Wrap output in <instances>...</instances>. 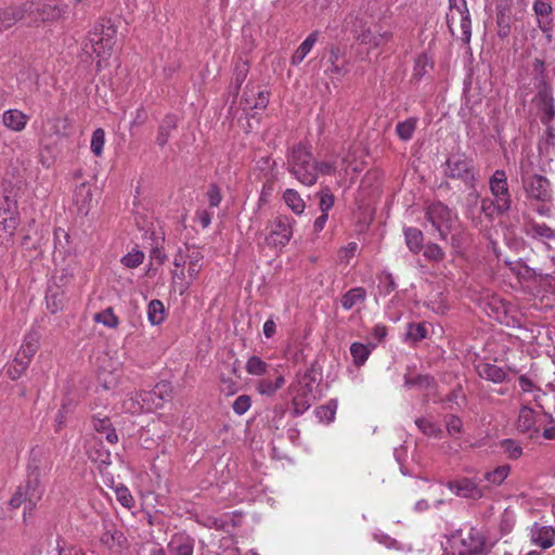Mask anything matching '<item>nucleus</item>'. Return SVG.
<instances>
[{
  "label": "nucleus",
  "instance_id": "obj_45",
  "mask_svg": "<svg viewBox=\"0 0 555 555\" xmlns=\"http://www.w3.org/2000/svg\"><path fill=\"white\" fill-rule=\"evenodd\" d=\"M122 410L131 414H140L145 412L144 403L140 399V391L131 393L122 402Z\"/></svg>",
  "mask_w": 555,
  "mask_h": 555
},
{
  "label": "nucleus",
  "instance_id": "obj_31",
  "mask_svg": "<svg viewBox=\"0 0 555 555\" xmlns=\"http://www.w3.org/2000/svg\"><path fill=\"white\" fill-rule=\"evenodd\" d=\"M341 56V51L338 47H331L330 55H328V66L325 69V73L336 77H343L347 74L348 68L345 62L339 63V59Z\"/></svg>",
  "mask_w": 555,
  "mask_h": 555
},
{
  "label": "nucleus",
  "instance_id": "obj_17",
  "mask_svg": "<svg viewBox=\"0 0 555 555\" xmlns=\"http://www.w3.org/2000/svg\"><path fill=\"white\" fill-rule=\"evenodd\" d=\"M102 526L101 544L107 550L118 552L125 542L124 533L112 520L104 519Z\"/></svg>",
  "mask_w": 555,
  "mask_h": 555
},
{
  "label": "nucleus",
  "instance_id": "obj_56",
  "mask_svg": "<svg viewBox=\"0 0 555 555\" xmlns=\"http://www.w3.org/2000/svg\"><path fill=\"white\" fill-rule=\"evenodd\" d=\"M503 452L512 460H517L522 454V448L513 439H504L501 441Z\"/></svg>",
  "mask_w": 555,
  "mask_h": 555
},
{
  "label": "nucleus",
  "instance_id": "obj_24",
  "mask_svg": "<svg viewBox=\"0 0 555 555\" xmlns=\"http://www.w3.org/2000/svg\"><path fill=\"white\" fill-rule=\"evenodd\" d=\"M243 101L245 109H264L269 103V93L250 88L244 92Z\"/></svg>",
  "mask_w": 555,
  "mask_h": 555
},
{
  "label": "nucleus",
  "instance_id": "obj_33",
  "mask_svg": "<svg viewBox=\"0 0 555 555\" xmlns=\"http://www.w3.org/2000/svg\"><path fill=\"white\" fill-rule=\"evenodd\" d=\"M406 247L413 254H418L423 248L424 235L422 231L414 227L403 229Z\"/></svg>",
  "mask_w": 555,
  "mask_h": 555
},
{
  "label": "nucleus",
  "instance_id": "obj_15",
  "mask_svg": "<svg viewBox=\"0 0 555 555\" xmlns=\"http://www.w3.org/2000/svg\"><path fill=\"white\" fill-rule=\"evenodd\" d=\"M170 398L169 385L166 383L157 384L152 390L140 391V399L144 403L145 412H152L160 409L165 401Z\"/></svg>",
  "mask_w": 555,
  "mask_h": 555
},
{
  "label": "nucleus",
  "instance_id": "obj_30",
  "mask_svg": "<svg viewBox=\"0 0 555 555\" xmlns=\"http://www.w3.org/2000/svg\"><path fill=\"white\" fill-rule=\"evenodd\" d=\"M477 373L481 378L493 383H502L506 377L505 371L492 363H479L477 365Z\"/></svg>",
  "mask_w": 555,
  "mask_h": 555
},
{
  "label": "nucleus",
  "instance_id": "obj_18",
  "mask_svg": "<svg viewBox=\"0 0 555 555\" xmlns=\"http://www.w3.org/2000/svg\"><path fill=\"white\" fill-rule=\"evenodd\" d=\"M529 537L533 545L546 550L555 544V528L534 522L529 529Z\"/></svg>",
  "mask_w": 555,
  "mask_h": 555
},
{
  "label": "nucleus",
  "instance_id": "obj_53",
  "mask_svg": "<svg viewBox=\"0 0 555 555\" xmlns=\"http://www.w3.org/2000/svg\"><path fill=\"white\" fill-rule=\"evenodd\" d=\"M337 401L331 400L327 404L317 408L315 414L323 422H332L335 418Z\"/></svg>",
  "mask_w": 555,
  "mask_h": 555
},
{
  "label": "nucleus",
  "instance_id": "obj_41",
  "mask_svg": "<svg viewBox=\"0 0 555 555\" xmlns=\"http://www.w3.org/2000/svg\"><path fill=\"white\" fill-rule=\"evenodd\" d=\"M417 126V118L411 117L403 121H400L396 126V133L402 141H409L412 139Z\"/></svg>",
  "mask_w": 555,
  "mask_h": 555
},
{
  "label": "nucleus",
  "instance_id": "obj_35",
  "mask_svg": "<svg viewBox=\"0 0 555 555\" xmlns=\"http://www.w3.org/2000/svg\"><path fill=\"white\" fill-rule=\"evenodd\" d=\"M17 224L14 217L4 218L0 221V246H7L12 242Z\"/></svg>",
  "mask_w": 555,
  "mask_h": 555
},
{
  "label": "nucleus",
  "instance_id": "obj_7",
  "mask_svg": "<svg viewBox=\"0 0 555 555\" xmlns=\"http://www.w3.org/2000/svg\"><path fill=\"white\" fill-rule=\"evenodd\" d=\"M289 393L293 396L294 413L304 414L317 400L314 382L310 374L306 373L296 384H292Z\"/></svg>",
  "mask_w": 555,
  "mask_h": 555
},
{
  "label": "nucleus",
  "instance_id": "obj_3",
  "mask_svg": "<svg viewBox=\"0 0 555 555\" xmlns=\"http://www.w3.org/2000/svg\"><path fill=\"white\" fill-rule=\"evenodd\" d=\"M345 24L347 27L351 26V31L360 43L371 48H377L388 42L392 37L389 30L383 29L380 25L373 23L366 15L360 16V13L349 14Z\"/></svg>",
  "mask_w": 555,
  "mask_h": 555
},
{
  "label": "nucleus",
  "instance_id": "obj_26",
  "mask_svg": "<svg viewBox=\"0 0 555 555\" xmlns=\"http://www.w3.org/2000/svg\"><path fill=\"white\" fill-rule=\"evenodd\" d=\"M366 291L363 287H352L346 292L340 298V305L344 310L348 311L354 307H358L366 300Z\"/></svg>",
  "mask_w": 555,
  "mask_h": 555
},
{
  "label": "nucleus",
  "instance_id": "obj_49",
  "mask_svg": "<svg viewBox=\"0 0 555 555\" xmlns=\"http://www.w3.org/2000/svg\"><path fill=\"white\" fill-rule=\"evenodd\" d=\"M434 382V378L429 375H405L404 376V386L408 388H418L425 389L428 388Z\"/></svg>",
  "mask_w": 555,
  "mask_h": 555
},
{
  "label": "nucleus",
  "instance_id": "obj_37",
  "mask_svg": "<svg viewBox=\"0 0 555 555\" xmlns=\"http://www.w3.org/2000/svg\"><path fill=\"white\" fill-rule=\"evenodd\" d=\"M147 320L152 325H159L165 320V307L158 299H153L147 306Z\"/></svg>",
  "mask_w": 555,
  "mask_h": 555
},
{
  "label": "nucleus",
  "instance_id": "obj_58",
  "mask_svg": "<svg viewBox=\"0 0 555 555\" xmlns=\"http://www.w3.org/2000/svg\"><path fill=\"white\" fill-rule=\"evenodd\" d=\"M481 210L487 215L488 217H493L495 215H503L504 212L508 211L509 209H503L498 206L496 199H490V198H483L481 201Z\"/></svg>",
  "mask_w": 555,
  "mask_h": 555
},
{
  "label": "nucleus",
  "instance_id": "obj_13",
  "mask_svg": "<svg viewBox=\"0 0 555 555\" xmlns=\"http://www.w3.org/2000/svg\"><path fill=\"white\" fill-rule=\"evenodd\" d=\"M542 124L548 125L555 117V101L552 89L543 85L533 99Z\"/></svg>",
  "mask_w": 555,
  "mask_h": 555
},
{
  "label": "nucleus",
  "instance_id": "obj_25",
  "mask_svg": "<svg viewBox=\"0 0 555 555\" xmlns=\"http://www.w3.org/2000/svg\"><path fill=\"white\" fill-rule=\"evenodd\" d=\"M39 340L40 335L38 332H29L24 337L23 344L16 353L17 358H20L23 361H26L29 364L39 348Z\"/></svg>",
  "mask_w": 555,
  "mask_h": 555
},
{
  "label": "nucleus",
  "instance_id": "obj_54",
  "mask_svg": "<svg viewBox=\"0 0 555 555\" xmlns=\"http://www.w3.org/2000/svg\"><path fill=\"white\" fill-rule=\"evenodd\" d=\"M415 424L416 426L418 427V429L426 436L428 437H438L441 433V429L440 427L430 422L429 420L427 418H424V417H421V418H417L415 421Z\"/></svg>",
  "mask_w": 555,
  "mask_h": 555
},
{
  "label": "nucleus",
  "instance_id": "obj_10",
  "mask_svg": "<svg viewBox=\"0 0 555 555\" xmlns=\"http://www.w3.org/2000/svg\"><path fill=\"white\" fill-rule=\"evenodd\" d=\"M457 555H479L485 548V538L475 528L460 531L459 545L455 546Z\"/></svg>",
  "mask_w": 555,
  "mask_h": 555
},
{
  "label": "nucleus",
  "instance_id": "obj_1",
  "mask_svg": "<svg viewBox=\"0 0 555 555\" xmlns=\"http://www.w3.org/2000/svg\"><path fill=\"white\" fill-rule=\"evenodd\" d=\"M204 254L194 246L179 248L173 257L175 269L171 271V287L184 295L203 269Z\"/></svg>",
  "mask_w": 555,
  "mask_h": 555
},
{
  "label": "nucleus",
  "instance_id": "obj_20",
  "mask_svg": "<svg viewBox=\"0 0 555 555\" xmlns=\"http://www.w3.org/2000/svg\"><path fill=\"white\" fill-rule=\"evenodd\" d=\"M195 541L186 534H175L167 544L169 555H193Z\"/></svg>",
  "mask_w": 555,
  "mask_h": 555
},
{
  "label": "nucleus",
  "instance_id": "obj_52",
  "mask_svg": "<svg viewBox=\"0 0 555 555\" xmlns=\"http://www.w3.org/2000/svg\"><path fill=\"white\" fill-rule=\"evenodd\" d=\"M28 366L29 364L26 361L21 360L16 356L14 360L7 365V374L13 380L18 379Z\"/></svg>",
  "mask_w": 555,
  "mask_h": 555
},
{
  "label": "nucleus",
  "instance_id": "obj_14",
  "mask_svg": "<svg viewBox=\"0 0 555 555\" xmlns=\"http://www.w3.org/2000/svg\"><path fill=\"white\" fill-rule=\"evenodd\" d=\"M524 188L527 195L542 202H548L552 197L550 181L540 175H533L524 179Z\"/></svg>",
  "mask_w": 555,
  "mask_h": 555
},
{
  "label": "nucleus",
  "instance_id": "obj_28",
  "mask_svg": "<svg viewBox=\"0 0 555 555\" xmlns=\"http://www.w3.org/2000/svg\"><path fill=\"white\" fill-rule=\"evenodd\" d=\"M376 348V344L369 343H352L350 346V354L352 357V362L356 366L360 367L364 365L373 350Z\"/></svg>",
  "mask_w": 555,
  "mask_h": 555
},
{
  "label": "nucleus",
  "instance_id": "obj_6",
  "mask_svg": "<svg viewBox=\"0 0 555 555\" xmlns=\"http://www.w3.org/2000/svg\"><path fill=\"white\" fill-rule=\"evenodd\" d=\"M296 220L288 216L279 214L267 223L264 243L273 249L284 248L294 235Z\"/></svg>",
  "mask_w": 555,
  "mask_h": 555
},
{
  "label": "nucleus",
  "instance_id": "obj_39",
  "mask_svg": "<svg viewBox=\"0 0 555 555\" xmlns=\"http://www.w3.org/2000/svg\"><path fill=\"white\" fill-rule=\"evenodd\" d=\"M346 158L341 157L340 164L338 163V159H331V160H322L317 162L315 160V171H317V179L319 178V175L322 176H332L335 175L338 167H345Z\"/></svg>",
  "mask_w": 555,
  "mask_h": 555
},
{
  "label": "nucleus",
  "instance_id": "obj_50",
  "mask_svg": "<svg viewBox=\"0 0 555 555\" xmlns=\"http://www.w3.org/2000/svg\"><path fill=\"white\" fill-rule=\"evenodd\" d=\"M94 322L101 323L108 328H116L119 324L118 318L114 314L112 308L98 312L93 317Z\"/></svg>",
  "mask_w": 555,
  "mask_h": 555
},
{
  "label": "nucleus",
  "instance_id": "obj_42",
  "mask_svg": "<svg viewBox=\"0 0 555 555\" xmlns=\"http://www.w3.org/2000/svg\"><path fill=\"white\" fill-rule=\"evenodd\" d=\"M468 9L466 0H449V13H447V25L452 35H454L453 25L456 22V13Z\"/></svg>",
  "mask_w": 555,
  "mask_h": 555
},
{
  "label": "nucleus",
  "instance_id": "obj_63",
  "mask_svg": "<svg viewBox=\"0 0 555 555\" xmlns=\"http://www.w3.org/2000/svg\"><path fill=\"white\" fill-rule=\"evenodd\" d=\"M424 257L433 260V261H440L444 257V253L442 248L437 244H428L424 247Z\"/></svg>",
  "mask_w": 555,
  "mask_h": 555
},
{
  "label": "nucleus",
  "instance_id": "obj_57",
  "mask_svg": "<svg viewBox=\"0 0 555 555\" xmlns=\"http://www.w3.org/2000/svg\"><path fill=\"white\" fill-rule=\"evenodd\" d=\"M431 67L433 63L427 54H421L415 60L413 75L417 78H422Z\"/></svg>",
  "mask_w": 555,
  "mask_h": 555
},
{
  "label": "nucleus",
  "instance_id": "obj_38",
  "mask_svg": "<svg viewBox=\"0 0 555 555\" xmlns=\"http://www.w3.org/2000/svg\"><path fill=\"white\" fill-rule=\"evenodd\" d=\"M38 73L31 67H25L17 74V82L20 88L26 90H33L37 85Z\"/></svg>",
  "mask_w": 555,
  "mask_h": 555
},
{
  "label": "nucleus",
  "instance_id": "obj_21",
  "mask_svg": "<svg viewBox=\"0 0 555 555\" xmlns=\"http://www.w3.org/2000/svg\"><path fill=\"white\" fill-rule=\"evenodd\" d=\"M29 121V116L16 108H10L2 114V124L13 132L23 131Z\"/></svg>",
  "mask_w": 555,
  "mask_h": 555
},
{
  "label": "nucleus",
  "instance_id": "obj_27",
  "mask_svg": "<svg viewBox=\"0 0 555 555\" xmlns=\"http://www.w3.org/2000/svg\"><path fill=\"white\" fill-rule=\"evenodd\" d=\"M47 308L55 313L63 308L65 301V292L57 283L49 285L46 295Z\"/></svg>",
  "mask_w": 555,
  "mask_h": 555
},
{
  "label": "nucleus",
  "instance_id": "obj_55",
  "mask_svg": "<svg viewBox=\"0 0 555 555\" xmlns=\"http://www.w3.org/2000/svg\"><path fill=\"white\" fill-rule=\"evenodd\" d=\"M143 260L144 253L139 249H132L120 259L121 263L130 269L139 267Z\"/></svg>",
  "mask_w": 555,
  "mask_h": 555
},
{
  "label": "nucleus",
  "instance_id": "obj_4",
  "mask_svg": "<svg viewBox=\"0 0 555 555\" xmlns=\"http://www.w3.org/2000/svg\"><path fill=\"white\" fill-rule=\"evenodd\" d=\"M287 169L304 185L312 186L317 182L315 159L311 150L302 143L288 151Z\"/></svg>",
  "mask_w": 555,
  "mask_h": 555
},
{
  "label": "nucleus",
  "instance_id": "obj_64",
  "mask_svg": "<svg viewBox=\"0 0 555 555\" xmlns=\"http://www.w3.org/2000/svg\"><path fill=\"white\" fill-rule=\"evenodd\" d=\"M427 307L436 314H443L448 310V305L442 294H438L437 298L430 299Z\"/></svg>",
  "mask_w": 555,
  "mask_h": 555
},
{
  "label": "nucleus",
  "instance_id": "obj_9",
  "mask_svg": "<svg viewBox=\"0 0 555 555\" xmlns=\"http://www.w3.org/2000/svg\"><path fill=\"white\" fill-rule=\"evenodd\" d=\"M444 176L461 180L466 186L474 188L475 172L472 160L465 154H452L444 164Z\"/></svg>",
  "mask_w": 555,
  "mask_h": 555
},
{
  "label": "nucleus",
  "instance_id": "obj_59",
  "mask_svg": "<svg viewBox=\"0 0 555 555\" xmlns=\"http://www.w3.org/2000/svg\"><path fill=\"white\" fill-rule=\"evenodd\" d=\"M117 501L127 508H131L134 505L133 496L131 495L129 489L125 486H118L115 489Z\"/></svg>",
  "mask_w": 555,
  "mask_h": 555
},
{
  "label": "nucleus",
  "instance_id": "obj_51",
  "mask_svg": "<svg viewBox=\"0 0 555 555\" xmlns=\"http://www.w3.org/2000/svg\"><path fill=\"white\" fill-rule=\"evenodd\" d=\"M104 145H105V131L102 128H98L93 131L92 137H91V143H90L91 152L96 157H100L103 154Z\"/></svg>",
  "mask_w": 555,
  "mask_h": 555
},
{
  "label": "nucleus",
  "instance_id": "obj_36",
  "mask_svg": "<svg viewBox=\"0 0 555 555\" xmlns=\"http://www.w3.org/2000/svg\"><path fill=\"white\" fill-rule=\"evenodd\" d=\"M176 127H177V118L175 116H166L163 119V121L158 128L156 143L159 146L166 145V143L168 142V140L170 138L171 131L175 130Z\"/></svg>",
  "mask_w": 555,
  "mask_h": 555
},
{
  "label": "nucleus",
  "instance_id": "obj_40",
  "mask_svg": "<svg viewBox=\"0 0 555 555\" xmlns=\"http://www.w3.org/2000/svg\"><path fill=\"white\" fill-rule=\"evenodd\" d=\"M511 473L509 465H501L485 474V480L492 486H501Z\"/></svg>",
  "mask_w": 555,
  "mask_h": 555
},
{
  "label": "nucleus",
  "instance_id": "obj_8",
  "mask_svg": "<svg viewBox=\"0 0 555 555\" xmlns=\"http://www.w3.org/2000/svg\"><path fill=\"white\" fill-rule=\"evenodd\" d=\"M425 218L438 232L439 238L446 240L452 229L456 216L448 206L437 202L426 207Z\"/></svg>",
  "mask_w": 555,
  "mask_h": 555
},
{
  "label": "nucleus",
  "instance_id": "obj_2",
  "mask_svg": "<svg viewBox=\"0 0 555 555\" xmlns=\"http://www.w3.org/2000/svg\"><path fill=\"white\" fill-rule=\"evenodd\" d=\"M117 28L111 21L98 23L88 34L83 50L93 53L98 57L96 67L101 70L111 57L116 43Z\"/></svg>",
  "mask_w": 555,
  "mask_h": 555
},
{
  "label": "nucleus",
  "instance_id": "obj_23",
  "mask_svg": "<svg viewBox=\"0 0 555 555\" xmlns=\"http://www.w3.org/2000/svg\"><path fill=\"white\" fill-rule=\"evenodd\" d=\"M25 10V8L21 7V3L0 8V33L11 28L18 21L24 20Z\"/></svg>",
  "mask_w": 555,
  "mask_h": 555
},
{
  "label": "nucleus",
  "instance_id": "obj_44",
  "mask_svg": "<svg viewBox=\"0 0 555 555\" xmlns=\"http://www.w3.org/2000/svg\"><path fill=\"white\" fill-rule=\"evenodd\" d=\"M527 233L532 237L555 240V230L545 223L533 222L528 227Z\"/></svg>",
  "mask_w": 555,
  "mask_h": 555
},
{
  "label": "nucleus",
  "instance_id": "obj_19",
  "mask_svg": "<svg viewBox=\"0 0 555 555\" xmlns=\"http://www.w3.org/2000/svg\"><path fill=\"white\" fill-rule=\"evenodd\" d=\"M449 490L455 494L456 496L465 498V499H480L483 495V491L478 487V485L469 479L462 478L459 480L449 481L447 483Z\"/></svg>",
  "mask_w": 555,
  "mask_h": 555
},
{
  "label": "nucleus",
  "instance_id": "obj_32",
  "mask_svg": "<svg viewBox=\"0 0 555 555\" xmlns=\"http://www.w3.org/2000/svg\"><path fill=\"white\" fill-rule=\"evenodd\" d=\"M285 384V378L282 374L275 376L274 379L261 378L256 384L257 391L267 397H272Z\"/></svg>",
  "mask_w": 555,
  "mask_h": 555
},
{
  "label": "nucleus",
  "instance_id": "obj_46",
  "mask_svg": "<svg viewBox=\"0 0 555 555\" xmlns=\"http://www.w3.org/2000/svg\"><path fill=\"white\" fill-rule=\"evenodd\" d=\"M508 269L516 274L519 279H530L533 276V270L528 267L521 259L518 260H504Z\"/></svg>",
  "mask_w": 555,
  "mask_h": 555
},
{
  "label": "nucleus",
  "instance_id": "obj_12",
  "mask_svg": "<svg viewBox=\"0 0 555 555\" xmlns=\"http://www.w3.org/2000/svg\"><path fill=\"white\" fill-rule=\"evenodd\" d=\"M53 466L51 453L48 449L36 446L30 450L28 469L31 476L47 475Z\"/></svg>",
  "mask_w": 555,
  "mask_h": 555
},
{
  "label": "nucleus",
  "instance_id": "obj_5",
  "mask_svg": "<svg viewBox=\"0 0 555 555\" xmlns=\"http://www.w3.org/2000/svg\"><path fill=\"white\" fill-rule=\"evenodd\" d=\"M25 8V18L29 24L40 25L54 23L64 18L68 13V5L62 0H34L21 3Z\"/></svg>",
  "mask_w": 555,
  "mask_h": 555
},
{
  "label": "nucleus",
  "instance_id": "obj_11",
  "mask_svg": "<svg viewBox=\"0 0 555 555\" xmlns=\"http://www.w3.org/2000/svg\"><path fill=\"white\" fill-rule=\"evenodd\" d=\"M489 188L498 206L503 209H511V193L507 183V176L504 170L498 169L489 180Z\"/></svg>",
  "mask_w": 555,
  "mask_h": 555
},
{
  "label": "nucleus",
  "instance_id": "obj_16",
  "mask_svg": "<svg viewBox=\"0 0 555 555\" xmlns=\"http://www.w3.org/2000/svg\"><path fill=\"white\" fill-rule=\"evenodd\" d=\"M517 429L520 433L528 435L531 439L540 437L541 421L538 420L535 412L531 408L524 405L519 410Z\"/></svg>",
  "mask_w": 555,
  "mask_h": 555
},
{
  "label": "nucleus",
  "instance_id": "obj_22",
  "mask_svg": "<svg viewBox=\"0 0 555 555\" xmlns=\"http://www.w3.org/2000/svg\"><path fill=\"white\" fill-rule=\"evenodd\" d=\"M44 489L40 481L39 476H31L29 474V479L27 480L25 488L23 489V493L25 495L26 506L31 511L37 503L41 500L43 495Z\"/></svg>",
  "mask_w": 555,
  "mask_h": 555
},
{
  "label": "nucleus",
  "instance_id": "obj_47",
  "mask_svg": "<svg viewBox=\"0 0 555 555\" xmlns=\"http://www.w3.org/2000/svg\"><path fill=\"white\" fill-rule=\"evenodd\" d=\"M428 331L425 323H409L406 327V339L417 343L427 337Z\"/></svg>",
  "mask_w": 555,
  "mask_h": 555
},
{
  "label": "nucleus",
  "instance_id": "obj_29",
  "mask_svg": "<svg viewBox=\"0 0 555 555\" xmlns=\"http://www.w3.org/2000/svg\"><path fill=\"white\" fill-rule=\"evenodd\" d=\"M319 38V31H312L296 49L292 55L291 63L294 66L299 65L305 57L311 52Z\"/></svg>",
  "mask_w": 555,
  "mask_h": 555
},
{
  "label": "nucleus",
  "instance_id": "obj_34",
  "mask_svg": "<svg viewBox=\"0 0 555 555\" xmlns=\"http://www.w3.org/2000/svg\"><path fill=\"white\" fill-rule=\"evenodd\" d=\"M283 201L295 215L300 216L304 214L306 203L296 190L286 189L283 193Z\"/></svg>",
  "mask_w": 555,
  "mask_h": 555
},
{
  "label": "nucleus",
  "instance_id": "obj_61",
  "mask_svg": "<svg viewBox=\"0 0 555 555\" xmlns=\"http://www.w3.org/2000/svg\"><path fill=\"white\" fill-rule=\"evenodd\" d=\"M320 203L319 207L322 214H327L334 206V195L328 189H324L319 193Z\"/></svg>",
  "mask_w": 555,
  "mask_h": 555
},
{
  "label": "nucleus",
  "instance_id": "obj_43",
  "mask_svg": "<svg viewBox=\"0 0 555 555\" xmlns=\"http://www.w3.org/2000/svg\"><path fill=\"white\" fill-rule=\"evenodd\" d=\"M269 364L261 358L253 356L248 358L245 364V370L249 375L262 376L267 373Z\"/></svg>",
  "mask_w": 555,
  "mask_h": 555
},
{
  "label": "nucleus",
  "instance_id": "obj_62",
  "mask_svg": "<svg viewBox=\"0 0 555 555\" xmlns=\"http://www.w3.org/2000/svg\"><path fill=\"white\" fill-rule=\"evenodd\" d=\"M250 405V397L247 395H241L234 400L232 409L237 415H243L249 410Z\"/></svg>",
  "mask_w": 555,
  "mask_h": 555
},
{
  "label": "nucleus",
  "instance_id": "obj_48",
  "mask_svg": "<svg viewBox=\"0 0 555 555\" xmlns=\"http://www.w3.org/2000/svg\"><path fill=\"white\" fill-rule=\"evenodd\" d=\"M460 21V26L462 30V40L465 43L470 41L472 37V21L468 9L456 13V21Z\"/></svg>",
  "mask_w": 555,
  "mask_h": 555
},
{
  "label": "nucleus",
  "instance_id": "obj_60",
  "mask_svg": "<svg viewBox=\"0 0 555 555\" xmlns=\"http://www.w3.org/2000/svg\"><path fill=\"white\" fill-rule=\"evenodd\" d=\"M357 250L358 244L356 242L348 243L338 250V261L340 263H349L350 259L354 257Z\"/></svg>",
  "mask_w": 555,
  "mask_h": 555
}]
</instances>
